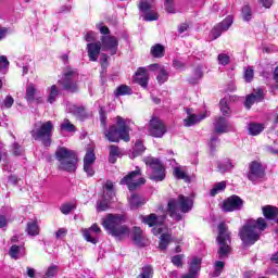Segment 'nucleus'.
Here are the masks:
<instances>
[{"instance_id": "nucleus-1", "label": "nucleus", "mask_w": 278, "mask_h": 278, "mask_svg": "<svg viewBox=\"0 0 278 278\" xmlns=\"http://www.w3.org/2000/svg\"><path fill=\"white\" fill-rule=\"evenodd\" d=\"M127 223V216L125 214L109 213L104 219H102V227L109 236H113L116 240H123L126 236L131 233L129 226L123 225Z\"/></svg>"}, {"instance_id": "nucleus-2", "label": "nucleus", "mask_w": 278, "mask_h": 278, "mask_svg": "<svg viewBox=\"0 0 278 278\" xmlns=\"http://www.w3.org/2000/svg\"><path fill=\"white\" fill-rule=\"evenodd\" d=\"M54 155L59 162V170H64L65 173H75L77 170V164H79L77 152L66 147H59Z\"/></svg>"}, {"instance_id": "nucleus-3", "label": "nucleus", "mask_w": 278, "mask_h": 278, "mask_svg": "<svg viewBox=\"0 0 278 278\" xmlns=\"http://www.w3.org/2000/svg\"><path fill=\"white\" fill-rule=\"evenodd\" d=\"M104 138L109 142H129L131 137L129 136V127L125 118L117 116L116 123L109 126V129L104 130Z\"/></svg>"}, {"instance_id": "nucleus-4", "label": "nucleus", "mask_w": 278, "mask_h": 278, "mask_svg": "<svg viewBox=\"0 0 278 278\" xmlns=\"http://www.w3.org/2000/svg\"><path fill=\"white\" fill-rule=\"evenodd\" d=\"M216 242L219 247L217 250L218 260H227L233 249L231 248V231L225 222H220L217 226Z\"/></svg>"}, {"instance_id": "nucleus-5", "label": "nucleus", "mask_w": 278, "mask_h": 278, "mask_svg": "<svg viewBox=\"0 0 278 278\" xmlns=\"http://www.w3.org/2000/svg\"><path fill=\"white\" fill-rule=\"evenodd\" d=\"M266 229V219L260 217L255 220H248L244 227V247H251L260 240L262 231Z\"/></svg>"}, {"instance_id": "nucleus-6", "label": "nucleus", "mask_w": 278, "mask_h": 278, "mask_svg": "<svg viewBox=\"0 0 278 278\" xmlns=\"http://www.w3.org/2000/svg\"><path fill=\"white\" fill-rule=\"evenodd\" d=\"M30 136L34 140L41 142L45 147H51V142H53L51 139L53 136V122H45L39 127L35 125V128L30 130Z\"/></svg>"}, {"instance_id": "nucleus-7", "label": "nucleus", "mask_w": 278, "mask_h": 278, "mask_svg": "<svg viewBox=\"0 0 278 278\" xmlns=\"http://www.w3.org/2000/svg\"><path fill=\"white\" fill-rule=\"evenodd\" d=\"M147 184V178L142 177V169L136 167L119 180L121 186H127L129 192H136L141 186Z\"/></svg>"}, {"instance_id": "nucleus-8", "label": "nucleus", "mask_w": 278, "mask_h": 278, "mask_svg": "<svg viewBox=\"0 0 278 278\" xmlns=\"http://www.w3.org/2000/svg\"><path fill=\"white\" fill-rule=\"evenodd\" d=\"M143 162L152 170V175L150 176L151 181H164L166 179V167H164L160 159L148 156Z\"/></svg>"}, {"instance_id": "nucleus-9", "label": "nucleus", "mask_w": 278, "mask_h": 278, "mask_svg": "<svg viewBox=\"0 0 278 278\" xmlns=\"http://www.w3.org/2000/svg\"><path fill=\"white\" fill-rule=\"evenodd\" d=\"M75 75H79L77 71L73 70L71 66H67L63 73V80H59V84H62L63 86V90H66V92H72V94L79 92V84L73 80Z\"/></svg>"}, {"instance_id": "nucleus-10", "label": "nucleus", "mask_w": 278, "mask_h": 278, "mask_svg": "<svg viewBox=\"0 0 278 278\" xmlns=\"http://www.w3.org/2000/svg\"><path fill=\"white\" fill-rule=\"evenodd\" d=\"M166 125L157 116H152L148 123V132L152 138H163L166 134Z\"/></svg>"}, {"instance_id": "nucleus-11", "label": "nucleus", "mask_w": 278, "mask_h": 278, "mask_svg": "<svg viewBox=\"0 0 278 278\" xmlns=\"http://www.w3.org/2000/svg\"><path fill=\"white\" fill-rule=\"evenodd\" d=\"M242 205H244V200L237 194H232L222 202V212L226 214L229 212H239V210H242Z\"/></svg>"}, {"instance_id": "nucleus-12", "label": "nucleus", "mask_w": 278, "mask_h": 278, "mask_svg": "<svg viewBox=\"0 0 278 278\" xmlns=\"http://www.w3.org/2000/svg\"><path fill=\"white\" fill-rule=\"evenodd\" d=\"M231 25H233V16L231 15H228L222 22L217 23L211 29L212 40H218V38H220L225 31H229V27H231Z\"/></svg>"}, {"instance_id": "nucleus-13", "label": "nucleus", "mask_w": 278, "mask_h": 278, "mask_svg": "<svg viewBox=\"0 0 278 278\" xmlns=\"http://www.w3.org/2000/svg\"><path fill=\"white\" fill-rule=\"evenodd\" d=\"M266 175V169L264 168V165L260 162H252L250 164V172L248 174V179L252 181L253 184H257L261 179H264V176Z\"/></svg>"}, {"instance_id": "nucleus-14", "label": "nucleus", "mask_w": 278, "mask_h": 278, "mask_svg": "<svg viewBox=\"0 0 278 278\" xmlns=\"http://www.w3.org/2000/svg\"><path fill=\"white\" fill-rule=\"evenodd\" d=\"M100 45L102 51H111V55H116L118 51V39L115 36H102Z\"/></svg>"}, {"instance_id": "nucleus-15", "label": "nucleus", "mask_w": 278, "mask_h": 278, "mask_svg": "<svg viewBox=\"0 0 278 278\" xmlns=\"http://www.w3.org/2000/svg\"><path fill=\"white\" fill-rule=\"evenodd\" d=\"M167 213L157 216L155 213H151L149 215L143 216L142 223L148 225V227H163L164 223H166Z\"/></svg>"}, {"instance_id": "nucleus-16", "label": "nucleus", "mask_w": 278, "mask_h": 278, "mask_svg": "<svg viewBox=\"0 0 278 278\" xmlns=\"http://www.w3.org/2000/svg\"><path fill=\"white\" fill-rule=\"evenodd\" d=\"M177 201L180 207V212L182 214H188V212H192V207H194V199L186 197L184 194H179Z\"/></svg>"}, {"instance_id": "nucleus-17", "label": "nucleus", "mask_w": 278, "mask_h": 278, "mask_svg": "<svg viewBox=\"0 0 278 278\" xmlns=\"http://www.w3.org/2000/svg\"><path fill=\"white\" fill-rule=\"evenodd\" d=\"M186 114L188 115L187 118L184 119L185 127H192L207 116L205 113L197 115L192 113V109H186Z\"/></svg>"}, {"instance_id": "nucleus-18", "label": "nucleus", "mask_w": 278, "mask_h": 278, "mask_svg": "<svg viewBox=\"0 0 278 278\" xmlns=\"http://www.w3.org/2000/svg\"><path fill=\"white\" fill-rule=\"evenodd\" d=\"M130 239L132 240L136 247H147V244H144V232L142 231V228L138 226L132 227L130 232Z\"/></svg>"}, {"instance_id": "nucleus-19", "label": "nucleus", "mask_w": 278, "mask_h": 278, "mask_svg": "<svg viewBox=\"0 0 278 278\" xmlns=\"http://www.w3.org/2000/svg\"><path fill=\"white\" fill-rule=\"evenodd\" d=\"M264 100V90L262 88L254 89V92L247 96L245 98V108L251 110V105L253 103H260V101Z\"/></svg>"}, {"instance_id": "nucleus-20", "label": "nucleus", "mask_w": 278, "mask_h": 278, "mask_svg": "<svg viewBox=\"0 0 278 278\" xmlns=\"http://www.w3.org/2000/svg\"><path fill=\"white\" fill-rule=\"evenodd\" d=\"M101 49V41L87 45V53L90 62H97V60H99Z\"/></svg>"}, {"instance_id": "nucleus-21", "label": "nucleus", "mask_w": 278, "mask_h": 278, "mask_svg": "<svg viewBox=\"0 0 278 278\" xmlns=\"http://www.w3.org/2000/svg\"><path fill=\"white\" fill-rule=\"evenodd\" d=\"M215 134L223 135L228 134L229 129H231V125H229V121L227 118L219 116L216 118L215 124Z\"/></svg>"}, {"instance_id": "nucleus-22", "label": "nucleus", "mask_w": 278, "mask_h": 278, "mask_svg": "<svg viewBox=\"0 0 278 278\" xmlns=\"http://www.w3.org/2000/svg\"><path fill=\"white\" fill-rule=\"evenodd\" d=\"M167 212L170 218H174L176 223L184 220V215L177 213V200L173 198L168 200Z\"/></svg>"}, {"instance_id": "nucleus-23", "label": "nucleus", "mask_w": 278, "mask_h": 278, "mask_svg": "<svg viewBox=\"0 0 278 278\" xmlns=\"http://www.w3.org/2000/svg\"><path fill=\"white\" fill-rule=\"evenodd\" d=\"M90 231H93L94 233H101V228L99 227V225L93 224L89 229L83 230V236L85 240L87 242H90L91 244H97V242H99V238L92 237V235H90Z\"/></svg>"}, {"instance_id": "nucleus-24", "label": "nucleus", "mask_w": 278, "mask_h": 278, "mask_svg": "<svg viewBox=\"0 0 278 278\" xmlns=\"http://www.w3.org/2000/svg\"><path fill=\"white\" fill-rule=\"evenodd\" d=\"M71 114L77 118V121H86L88 118V113L86 112V106L73 105L71 108Z\"/></svg>"}, {"instance_id": "nucleus-25", "label": "nucleus", "mask_w": 278, "mask_h": 278, "mask_svg": "<svg viewBox=\"0 0 278 278\" xmlns=\"http://www.w3.org/2000/svg\"><path fill=\"white\" fill-rule=\"evenodd\" d=\"M36 94H38V88H36V85L34 83H30L26 86V93H25V100L28 103H34L36 101Z\"/></svg>"}, {"instance_id": "nucleus-26", "label": "nucleus", "mask_w": 278, "mask_h": 278, "mask_svg": "<svg viewBox=\"0 0 278 278\" xmlns=\"http://www.w3.org/2000/svg\"><path fill=\"white\" fill-rule=\"evenodd\" d=\"M262 212H263V216H265L267 220H275V218H277L278 216L277 206L265 205L262 207Z\"/></svg>"}, {"instance_id": "nucleus-27", "label": "nucleus", "mask_w": 278, "mask_h": 278, "mask_svg": "<svg viewBox=\"0 0 278 278\" xmlns=\"http://www.w3.org/2000/svg\"><path fill=\"white\" fill-rule=\"evenodd\" d=\"M103 190H105V194L103 195L104 201H112V199L116 197V192H114V182H112V180H106Z\"/></svg>"}, {"instance_id": "nucleus-28", "label": "nucleus", "mask_w": 278, "mask_h": 278, "mask_svg": "<svg viewBox=\"0 0 278 278\" xmlns=\"http://www.w3.org/2000/svg\"><path fill=\"white\" fill-rule=\"evenodd\" d=\"M110 151H109V162L110 164H116V161L118 160V157H121V155H123V153L121 152V148H118V146L116 144H111L109 147Z\"/></svg>"}, {"instance_id": "nucleus-29", "label": "nucleus", "mask_w": 278, "mask_h": 278, "mask_svg": "<svg viewBox=\"0 0 278 278\" xmlns=\"http://www.w3.org/2000/svg\"><path fill=\"white\" fill-rule=\"evenodd\" d=\"M144 203H147V200L140 199L138 193H132L129 198L130 210H138L139 207H142Z\"/></svg>"}, {"instance_id": "nucleus-30", "label": "nucleus", "mask_w": 278, "mask_h": 278, "mask_svg": "<svg viewBox=\"0 0 278 278\" xmlns=\"http://www.w3.org/2000/svg\"><path fill=\"white\" fill-rule=\"evenodd\" d=\"M26 233L31 237L40 236V227L38 226V220L35 219L26 224Z\"/></svg>"}, {"instance_id": "nucleus-31", "label": "nucleus", "mask_w": 278, "mask_h": 278, "mask_svg": "<svg viewBox=\"0 0 278 278\" xmlns=\"http://www.w3.org/2000/svg\"><path fill=\"white\" fill-rule=\"evenodd\" d=\"M203 260L202 258H199L197 256H193L191 258V263L189 265V273L191 275H199V270H201V264H202Z\"/></svg>"}, {"instance_id": "nucleus-32", "label": "nucleus", "mask_w": 278, "mask_h": 278, "mask_svg": "<svg viewBox=\"0 0 278 278\" xmlns=\"http://www.w3.org/2000/svg\"><path fill=\"white\" fill-rule=\"evenodd\" d=\"M203 79V70L201 66H198L193 70V75L188 77V83L192 86L199 84Z\"/></svg>"}, {"instance_id": "nucleus-33", "label": "nucleus", "mask_w": 278, "mask_h": 278, "mask_svg": "<svg viewBox=\"0 0 278 278\" xmlns=\"http://www.w3.org/2000/svg\"><path fill=\"white\" fill-rule=\"evenodd\" d=\"M150 53L152 58H156V59L164 58L166 53V48H164V46L161 43H156L151 47Z\"/></svg>"}, {"instance_id": "nucleus-34", "label": "nucleus", "mask_w": 278, "mask_h": 278, "mask_svg": "<svg viewBox=\"0 0 278 278\" xmlns=\"http://www.w3.org/2000/svg\"><path fill=\"white\" fill-rule=\"evenodd\" d=\"M265 129L264 124L251 123L248 125V134L250 136H260Z\"/></svg>"}, {"instance_id": "nucleus-35", "label": "nucleus", "mask_w": 278, "mask_h": 278, "mask_svg": "<svg viewBox=\"0 0 278 278\" xmlns=\"http://www.w3.org/2000/svg\"><path fill=\"white\" fill-rule=\"evenodd\" d=\"M172 240L173 237L170 236V233H162L159 240V249L161 251H166Z\"/></svg>"}, {"instance_id": "nucleus-36", "label": "nucleus", "mask_w": 278, "mask_h": 278, "mask_svg": "<svg viewBox=\"0 0 278 278\" xmlns=\"http://www.w3.org/2000/svg\"><path fill=\"white\" fill-rule=\"evenodd\" d=\"M129 96V94H134V91L131 90V87L127 86V85H119L116 90L114 91V96L116 99H118V97H125V96Z\"/></svg>"}, {"instance_id": "nucleus-37", "label": "nucleus", "mask_w": 278, "mask_h": 278, "mask_svg": "<svg viewBox=\"0 0 278 278\" xmlns=\"http://www.w3.org/2000/svg\"><path fill=\"white\" fill-rule=\"evenodd\" d=\"M144 151H147L144 143H142L141 139H138L132 148V157H139V155H142Z\"/></svg>"}, {"instance_id": "nucleus-38", "label": "nucleus", "mask_w": 278, "mask_h": 278, "mask_svg": "<svg viewBox=\"0 0 278 278\" xmlns=\"http://www.w3.org/2000/svg\"><path fill=\"white\" fill-rule=\"evenodd\" d=\"M168 77H170L168 70H166V67H161L159 75L156 76V81L160 86H162V84H166V81H168Z\"/></svg>"}, {"instance_id": "nucleus-39", "label": "nucleus", "mask_w": 278, "mask_h": 278, "mask_svg": "<svg viewBox=\"0 0 278 278\" xmlns=\"http://www.w3.org/2000/svg\"><path fill=\"white\" fill-rule=\"evenodd\" d=\"M154 270L152 265H144L141 268L140 275L137 276V278H153Z\"/></svg>"}, {"instance_id": "nucleus-40", "label": "nucleus", "mask_w": 278, "mask_h": 278, "mask_svg": "<svg viewBox=\"0 0 278 278\" xmlns=\"http://www.w3.org/2000/svg\"><path fill=\"white\" fill-rule=\"evenodd\" d=\"M60 129L61 131H68L70 134L77 131V127H75L68 118L63 121V123L60 125Z\"/></svg>"}, {"instance_id": "nucleus-41", "label": "nucleus", "mask_w": 278, "mask_h": 278, "mask_svg": "<svg viewBox=\"0 0 278 278\" xmlns=\"http://www.w3.org/2000/svg\"><path fill=\"white\" fill-rule=\"evenodd\" d=\"M219 110L223 116H229L231 114V108H229V102L227 101V98H223L219 101Z\"/></svg>"}, {"instance_id": "nucleus-42", "label": "nucleus", "mask_w": 278, "mask_h": 278, "mask_svg": "<svg viewBox=\"0 0 278 278\" xmlns=\"http://www.w3.org/2000/svg\"><path fill=\"white\" fill-rule=\"evenodd\" d=\"M153 0H141L140 3L138 4V9L142 14H147L148 12H151V8Z\"/></svg>"}, {"instance_id": "nucleus-43", "label": "nucleus", "mask_w": 278, "mask_h": 278, "mask_svg": "<svg viewBox=\"0 0 278 278\" xmlns=\"http://www.w3.org/2000/svg\"><path fill=\"white\" fill-rule=\"evenodd\" d=\"M11 153L15 157H21V155H23V153H25V150L23 149L22 144H20L18 142H14L11 146Z\"/></svg>"}, {"instance_id": "nucleus-44", "label": "nucleus", "mask_w": 278, "mask_h": 278, "mask_svg": "<svg viewBox=\"0 0 278 278\" xmlns=\"http://www.w3.org/2000/svg\"><path fill=\"white\" fill-rule=\"evenodd\" d=\"M227 188V182L226 181H220L215 184L214 188L211 189L210 195L211 197H216L218 192L225 190Z\"/></svg>"}, {"instance_id": "nucleus-45", "label": "nucleus", "mask_w": 278, "mask_h": 278, "mask_svg": "<svg viewBox=\"0 0 278 278\" xmlns=\"http://www.w3.org/2000/svg\"><path fill=\"white\" fill-rule=\"evenodd\" d=\"M96 161H97V156L94 155V150L92 149L87 150L84 156V164L93 165Z\"/></svg>"}, {"instance_id": "nucleus-46", "label": "nucleus", "mask_w": 278, "mask_h": 278, "mask_svg": "<svg viewBox=\"0 0 278 278\" xmlns=\"http://www.w3.org/2000/svg\"><path fill=\"white\" fill-rule=\"evenodd\" d=\"M184 254H177L172 256V264H174L177 268H184Z\"/></svg>"}, {"instance_id": "nucleus-47", "label": "nucleus", "mask_w": 278, "mask_h": 278, "mask_svg": "<svg viewBox=\"0 0 278 278\" xmlns=\"http://www.w3.org/2000/svg\"><path fill=\"white\" fill-rule=\"evenodd\" d=\"M58 94H60L58 86L52 85L50 88V94L48 97V103H55V97H58Z\"/></svg>"}, {"instance_id": "nucleus-48", "label": "nucleus", "mask_w": 278, "mask_h": 278, "mask_svg": "<svg viewBox=\"0 0 278 278\" xmlns=\"http://www.w3.org/2000/svg\"><path fill=\"white\" fill-rule=\"evenodd\" d=\"M135 84L141 86V88H147L149 86V77L147 76H135Z\"/></svg>"}, {"instance_id": "nucleus-49", "label": "nucleus", "mask_w": 278, "mask_h": 278, "mask_svg": "<svg viewBox=\"0 0 278 278\" xmlns=\"http://www.w3.org/2000/svg\"><path fill=\"white\" fill-rule=\"evenodd\" d=\"M174 177H176V179H184L185 181H188V179H190V177H188V174L181 170L180 167L174 168Z\"/></svg>"}, {"instance_id": "nucleus-50", "label": "nucleus", "mask_w": 278, "mask_h": 278, "mask_svg": "<svg viewBox=\"0 0 278 278\" xmlns=\"http://www.w3.org/2000/svg\"><path fill=\"white\" fill-rule=\"evenodd\" d=\"M217 60L218 64H220L222 66H227V64L231 62V58L229 56V54L225 53L218 54Z\"/></svg>"}, {"instance_id": "nucleus-51", "label": "nucleus", "mask_w": 278, "mask_h": 278, "mask_svg": "<svg viewBox=\"0 0 278 278\" xmlns=\"http://www.w3.org/2000/svg\"><path fill=\"white\" fill-rule=\"evenodd\" d=\"M253 77H255V71L253 67H248L244 72V80L248 84H251V81H253Z\"/></svg>"}, {"instance_id": "nucleus-52", "label": "nucleus", "mask_w": 278, "mask_h": 278, "mask_svg": "<svg viewBox=\"0 0 278 278\" xmlns=\"http://www.w3.org/2000/svg\"><path fill=\"white\" fill-rule=\"evenodd\" d=\"M18 253H21V247L14 244L9 250V255L12 260H18Z\"/></svg>"}, {"instance_id": "nucleus-53", "label": "nucleus", "mask_w": 278, "mask_h": 278, "mask_svg": "<svg viewBox=\"0 0 278 278\" xmlns=\"http://www.w3.org/2000/svg\"><path fill=\"white\" fill-rule=\"evenodd\" d=\"M164 8L168 14H175V1L174 0H165Z\"/></svg>"}, {"instance_id": "nucleus-54", "label": "nucleus", "mask_w": 278, "mask_h": 278, "mask_svg": "<svg viewBox=\"0 0 278 278\" xmlns=\"http://www.w3.org/2000/svg\"><path fill=\"white\" fill-rule=\"evenodd\" d=\"M75 210V206H73L71 203L62 204L60 207V212H62L65 216H68Z\"/></svg>"}, {"instance_id": "nucleus-55", "label": "nucleus", "mask_w": 278, "mask_h": 278, "mask_svg": "<svg viewBox=\"0 0 278 278\" xmlns=\"http://www.w3.org/2000/svg\"><path fill=\"white\" fill-rule=\"evenodd\" d=\"M10 66V61H8V56L5 55H0V73L5 71Z\"/></svg>"}, {"instance_id": "nucleus-56", "label": "nucleus", "mask_w": 278, "mask_h": 278, "mask_svg": "<svg viewBox=\"0 0 278 278\" xmlns=\"http://www.w3.org/2000/svg\"><path fill=\"white\" fill-rule=\"evenodd\" d=\"M59 269L56 265H51L50 267H48L47 271H46V276L53 278L58 275Z\"/></svg>"}, {"instance_id": "nucleus-57", "label": "nucleus", "mask_w": 278, "mask_h": 278, "mask_svg": "<svg viewBox=\"0 0 278 278\" xmlns=\"http://www.w3.org/2000/svg\"><path fill=\"white\" fill-rule=\"evenodd\" d=\"M160 18V15L157 13H151L148 11V13H144L143 21L151 22V21H157Z\"/></svg>"}, {"instance_id": "nucleus-58", "label": "nucleus", "mask_w": 278, "mask_h": 278, "mask_svg": "<svg viewBox=\"0 0 278 278\" xmlns=\"http://www.w3.org/2000/svg\"><path fill=\"white\" fill-rule=\"evenodd\" d=\"M108 210H110V205L108 204V202H97V212H108Z\"/></svg>"}, {"instance_id": "nucleus-59", "label": "nucleus", "mask_w": 278, "mask_h": 278, "mask_svg": "<svg viewBox=\"0 0 278 278\" xmlns=\"http://www.w3.org/2000/svg\"><path fill=\"white\" fill-rule=\"evenodd\" d=\"M173 68H176V71H181L184 68H186V63H184L182 61H179L177 59H175L173 61V64H172Z\"/></svg>"}, {"instance_id": "nucleus-60", "label": "nucleus", "mask_w": 278, "mask_h": 278, "mask_svg": "<svg viewBox=\"0 0 278 278\" xmlns=\"http://www.w3.org/2000/svg\"><path fill=\"white\" fill-rule=\"evenodd\" d=\"M3 105L7 110H10V108L14 105V98H12V96H8L3 101Z\"/></svg>"}, {"instance_id": "nucleus-61", "label": "nucleus", "mask_w": 278, "mask_h": 278, "mask_svg": "<svg viewBox=\"0 0 278 278\" xmlns=\"http://www.w3.org/2000/svg\"><path fill=\"white\" fill-rule=\"evenodd\" d=\"M84 170L87 173V176L94 177V168H92V164H84Z\"/></svg>"}, {"instance_id": "nucleus-62", "label": "nucleus", "mask_w": 278, "mask_h": 278, "mask_svg": "<svg viewBox=\"0 0 278 278\" xmlns=\"http://www.w3.org/2000/svg\"><path fill=\"white\" fill-rule=\"evenodd\" d=\"M253 18V11L251 10V7L245 5L244 7V21H251Z\"/></svg>"}, {"instance_id": "nucleus-63", "label": "nucleus", "mask_w": 278, "mask_h": 278, "mask_svg": "<svg viewBox=\"0 0 278 278\" xmlns=\"http://www.w3.org/2000/svg\"><path fill=\"white\" fill-rule=\"evenodd\" d=\"M85 40L86 42L92 43L97 40V38L94 37V31L90 30L85 35Z\"/></svg>"}, {"instance_id": "nucleus-64", "label": "nucleus", "mask_w": 278, "mask_h": 278, "mask_svg": "<svg viewBox=\"0 0 278 278\" xmlns=\"http://www.w3.org/2000/svg\"><path fill=\"white\" fill-rule=\"evenodd\" d=\"M216 142H218V137L213 136L208 143V147H210L212 153H214L216 151Z\"/></svg>"}]
</instances>
